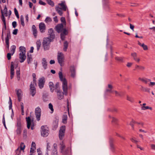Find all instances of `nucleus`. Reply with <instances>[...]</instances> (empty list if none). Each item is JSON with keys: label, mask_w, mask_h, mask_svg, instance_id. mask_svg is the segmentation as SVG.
Instances as JSON below:
<instances>
[{"label": "nucleus", "mask_w": 155, "mask_h": 155, "mask_svg": "<svg viewBox=\"0 0 155 155\" xmlns=\"http://www.w3.org/2000/svg\"><path fill=\"white\" fill-rule=\"evenodd\" d=\"M58 74L60 79L62 82V89L63 91V92H62L61 90H59L57 91V98L59 100H61L63 98V94L65 95L68 94V84L66 79L63 78L62 72H59Z\"/></svg>", "instance_id": "nucleus-1"}, {"label": "nucleus", "mask_w": 155, "mask_h": 155, "mask_svg": "<svg viewBox=\"0 0 155 155\" xmlns=\"http://www.w3.org/2000/svg\"><path fill=\"white\" fill-rule=\"evenodd\" d=\"M53 41V39H44L42 44L45 50H47L49 49L50 43Z\"/></svg>", "instance_id": "nucleus-2"}, {"label": "nucleus", "mask_w": 155, "mask_h": 155, "mask_svg": "<svg viewBox=\"0 0 155 155\" xmlns=\"http://www.w3.org/2000/svg\"><path fill=\"white\" fill-rule=\"evenodd\" d=\"M57 59L58 63L60 66H62L63 65V63L64 60V56L63 54L61 52L58 53Z\"/></svg>", "instance_id": "nucleus-3"}, {"label": "nucleus", "mask_w": 155, "mask_h": 155, "mask_svg": "<svg viewBox=\"0 0 155 155\" xmlns=\"http://www.w3.org/2000/svg\"><path fill=\"white\" fill-rule=\"evenodd\" d=\"M41 135L42 136L46 137L49 134L48 128L46 126H43L41 127Z\"/></svg>", "instance_id": "nucleus-4"}, {"label": "nucleus", "mask_w": 155, "mask_h": 155, "mask_svg": "<svg viewBox=\"0 0 155 155\" xmlns=\"http://www.w3.org/2000/svg\"><path fill=\"white\" fill-rule=\"evenodd\" d=\"M49 85L50 88V91L51 92H53L54 90L58 89L59 87V85L58 83H57L54 85L52 82H50L49 83Z\"/></svg>", "instance_id": "nucleus-5"}, {"label": "nucleus", "mask_w": 155, "mask_h": 155, "mask_svg": "<svg viewBox=\"0 0 155 155\" xmlns=\"http://www.w3.org/2000/svg\"><path fill=\"white\" fill-rule=\"evenodd\" d=\"M35 114L37 120L39 121L40 119L41 116V109L39 107H38L35 108Z\"/></svg>", "instance_id": "nucleus-6"}, {"label": "nucleus", "mask_w": 155, "mask_h": 155, "mask_svg": "<svg viewBox=\"0 0 155 155\" xmlns=\"http://www.w3.org/2000/svg\"><path fill=\"white\" fill-rule=\"evenodd\" d=\"M37 85V84H35L33 83H31L30 86V94L32 96L34 97L36 93V89L35 88V86Z\"/></svg>", "instance_id": "nucleus-7"}, {"label": "nucleus", "mask_w": 155, "mask_h": 155, "mask_svg": "<svg viewBox=\"0 0 155 155\" xmlns=\"http://www.w3.org/2000/svg\"><path fill=\"white\" fill-rule=\"evenodd\" d=\"M1 12L2 13V16H1V19L2 21V22L4 24V26L3 27V28L2 29V36L3 35L4 31H5L6 30V23L5 20V17L3 13V11L2 10H1Z\"/></svg>", "instance_id": "nucleus-8"}, {"label": "nucleus", "mask_w": 155, "mask_h": 155, "mask_svg": "<svg viewBox=\"0 0 155 155\" xmlns=\"http://www.w3.org/2000/svg\"><path fill=\"white\" fill-rule=\"evenodd\" d=\"M65 127L62 126L59 131V138L61 140L63 139V137L64 135V133L65 131Z\"/></svg>", "instance_id": "nucleus-9"}, {"label": "nucleus", "mask_w": 155, "mask_h": 155, "mask_svg": "<svg viewBox=\"0 0 155 155\" xmlns=\"http://www.w3.org/2000/svg\"><path fill=\"white\" fill-rule=\"evenodd\" d=\"M70 70L71 77L73 78H75L76 75V72L74 66V65L71 66L70 67Z\"/></svg>", "instance_id": "nucleus-10"}, {"label": "nucleus", "mask_w": 155, "mask_h": 155, "mask_svg": "<svg viewBox=\"0 0 155 155\" xmlns=\"http://www.w3.org/2000/svg\"><path fill=\"white\" fill-rule=\"evenodd\" d=\"M55 29L57 31L58 33H60L64 29L63 28V24H60L57 25L55 26Z\"/></svg>", "instance_id": "nucleus-11"}, {"label": "nucleus", "mask_w": 155, "mask_h": 155, "mask_svg": "<svg viewBox=\"0 0 155 155\" xmlns=\"http://www.w3.org/2000/svg\"><path fill=\"white\" fill-rule=\"evenodd\" d=\"M40 31L41 33L45 32L46 30V26L43 22L40 23L39 25Z\"/></svg>", "instance_id": "nucleus-12"}, {"label": "nucleus", "mask_w": 155, "mask_h": 155, "mask_svg": "<svg viewBox=\"0 0 155 155\" xmlns=\"http://www.w3.org/2000/svg\"><path fill=\"white\" fill-rule=\"evenodd\" d=\"M38 84L39 87L40 89H42L44 87L45 82V78L43 77L39 78L38 81Z\"/></svg>", "instance_id": "nucleus-13"}, {"label": "nucleus", "mask_w": 155, "mask_h": 155, "mask_svg": "<svg viewBox=\"0 0 155 155\" xmlns=\"http://www.w3.org/2000/svg\"><path fill=\"white\" fill-rule=\"evenodd\" d=\"M57 146L56 143H54L53 146V149L51 155H58Z\"/></svg>", "instance_id": "nucleus-14"}, {"label": "nucleus", "mask_w": 155, "mask_h": 155, "mask_svg": "<svg viewBox=\"0 0 155 155\" xmlns=\"http://www.w3.org/2000/svg\"><path fill=\"white\" fill-rule=\"evenodd\" d=\"M19 58L20 59V62L21 63L23 62L26 59V56L25 53H23L22 52L20 53L19 54Z\"/></svg>", "instance_id": "nucleus-15"}, {"label": "nucleus", "mask_w": 155, "mask_h": 155, "mask_svg": "<svg viewBox=\"0 0 155 155\" xmlns=\"http://www.w3.org/2000/svg\"><path fill=\"white\" fill-rule=\"evenodd\" d=\"M16 94L18 97V101H21L22 95V91L21 89L16 90Z\"/></svg>", "instance_id": "nucleus-16"}, {"label": "nucleus", "mask_w": 155, "mask_h": 155, "mask_svg": "<svg viewBox=\"0 0 155 155\" xmlns=\"http://www.w3.org/2000/svg\"><path fill=\"white\" fill-rule=\"evenodd\" d=\"M61 33V39H64L65 36L68 35V32L66 29L64 28Z\"/></svg>", "instance_id": "nucleus-17"}, {"label": "nucleus", "mask_w": 155, "mask_h": 155, "mask_svg": "<svg viewBox=\"0 0 155 155\" xmlns=\"http://www.w3.org/2000/svg\"><path fill=\"white\" fill-rule=\"evenodd\" d=\"M131 56L133 57V59L137 62H139L140 61V58L137 57V54L135 52L132 53H131Z\"/></svg>", "instance_id": "nucleus-18"}, {"label": "nucleus", "mask_w": 155, "mask_h": 155, "mask_svg": "<svg viewBox=\"0 0 155 155\" xmlns=\"http://www.w3.org/2000/svg\"><path fill=\"white\" fill-rule=\"evenodd\" d=\"M26 119L27 122V127L28 129H29L31 125V122H33V120H31L29 117H26Z\"/></svg>", "instance_id": "nucleus-19"}, {"label": "nucleus", "mask_w": 155, "mask_h": 155, "mask_svg": "<svg viewBox=\"0 0 155 155\" xmlns=\"http://www.w3.org/2000/svg\"><path fill=\"white\" fill-rule=\"evenodd\" d=\"M48 33H49L50 37L51 39H54L55 35L54 32L52 28H50L48 30Z\"/></svg>", "instance_id": "nucleus-20"}, {"label": "nucleus", "mask_w": 155, "mask_h": 155, "mask_svg": "<svg viewBox=\"0 0 155 155\" xmlns=\"http://www.w3.org/2000/svg\"><path fill=\"white\" fill-rule=\"evenodd\" d=\"M113 88V87L112 85L110 84H108V87L106 88L105 91V92L106 93H112L113 92V91L112 90Z\"/></svg>", "instance_id": "nucleus-21"}, {"label": "nucleus", "mask_w": 155, "mask_h": 155, "mask_svg": "<svg viewBox=\"0 0 155 155\" xmlns=\"http://www.w3.org/2000/svg\"><path fill=\"white\" fill-rule=\"evenodd\" d=\"M42 64L44 69H46L47 68V63L45 58H43L42 59Z\"/></svg>", "instance_id": "nucleus-22"}, {"label": "nucleus", "mask_w": 155, "mask_h": 155, "mask_svg": "<svg viewBox=\"0 0 155 155\" xmlns=\"http://www.w3.org/2000/svg\"><path fill=\"white\" fill-rule=\"evenodd\" d=\"M68 46V42L67 41L64 40L63 42V50L64 51H66Z\"/></svg>", "instance_id": "nucleus-23"}, {"label": "nucleus", "mask_w": 155, "mask_h": 155, "mask_svg": "<svg viewBox=\"0 0 155 155\" xmlns=\"http://www.w3.org/2000/svg\"><path fill=\"white\" fill-rule=\"evenodd\" d=\"M32 29L33 31V33L35 38H36L37 36V31L36 29V27L35 25H33L32 26Z\"/></svg>", "instance_id": "nucleus-24"}, {"label": "nucleus", "mask_w": 155, "mask_h": 155, "mask_svg": "<svg viewBox=\"0 0 155 155\" xmlns=\"http://www.w3.org/2000/svg\"><path fill=\"white\" fill-rule=\"evenodd\" d=\"M65 3L64 2H62L61 3L58 4V5H60L62 7L61 8V9L64 11H66L67 8V7L65 5Z\"/></svg>", "instance_id": "nucleus-25"}, {"label": "nucleus", "mask_w": 155, "mask_h": 155, "mask_svg": "<svg viewBox=\"0 0 155 155\" xmlns=\"http://www.w3.org/2000/svg\"><path fill=\"white\" fill-rule=\"evenodd\" d=\"M55 9L59 15L60 16H62L63 14L62 9L61 8L59 7L58 6H56Z\"/></svg>", "instance_id": "nucleus-26"}, {"label": "nucleus", "mask_w": 155, "mask_h": 155, "mask_svg": "<svg viewBox=\"0 0 155 155\" xmlns=\"http://www.w3.org/2000/svg\"><path fill=\"white\" fill-rule=\"evenodd\" d=\"M10 74L11 75H14V66L13 65V62H11V69H10Z\"/></svg>", "instance_id": "nucleus-27"}, {"label": "nucleus", "mask_w": 155, "mask_h": 155, "mask_svg": "<svg viewBox=\"0 0 155 155\" xmlns=\"http://www.w3.org/2000/svg\"><path fill=\"white\" fill-rule=\"evenodd\" d=\"M27 56V62L28 64H29L32 60L31 55V54H29L28 53Z\"/></svg>", "instance_id": "nucleus-28"}, {"label": "nucleus", "mask_w": 155, "mask_h": 155, "mask_svg": "<svg viewBox=\"0 0 155 155\" xmlns=\"http://www.w3.org/2000/svg\"><path fill=\"white\" fill-rule=\"evenodd\" d=\"M67 120V114H64L62 117V122L64 124H65Z\"/></svg>", "instance_id": "nucleus-29"}, {"label": "nucleus", "mask_w": 155, "mask_h": 155, "mask_svg": "<svg viewBox=\"0 0 155 155\" xmlns=\"http://www.w3.org/2000/svg\"><path fill=\"white\" fill-rule=\"evenodd\" d=\"M113 139L112 138H111L110 140V149L112 150V151H113L114 149V147L113 145Z\"/></svg>", "instance_id": "nucleus-30"}, {"label": "nucleus", "mask_w": 155, "mask_h": 155, "mask_svg": "<svg viewBox=\"0 0 155 155\" xmlns=\"http://www.w3.org/2000/svg\"><path fill=\"white\" fill-rule=\"evenodd\" d=\"M32 76L33 78V81L31 82V83H33L35 84H37L36 81V74L35 73H33L32 74Z\"/></svg>", "instance_id": "nucleus-31"}, {"label": "nucleus", "mask_w": 155, "mask_h": 155, "mask_svg": "<svg viewBox=\"0 0 155 155\" xmlns=\"http://www.w3.org/2000/svg\"><path fill=\"white\" fill-rule=\"evenodd\" d=\"M16 49V46L15 45H13L11 47V53L13 55L15 52V51Z\"/></svg>", "instance_id": "nucleus-32"}, {"label": "nucleus", "mask_w": 155, "mask_h": 155, "mask_svg": "<svg viewBox=\"0 0 155 155\" xmlns=\"http://www.w3.org/2000/svg\"><path fill=\"white\" fill-rule=\"evenodd\" d=\"M21 128L17 127V130H16V134L18 135H20L21 133Z\"/></svg>", "instance_id": "nucleus-33"}, {"label": "nucleus", "mask_w": 155, "mask_h": 155, "mask_svg": "<svg viewBox=\"0 0 155 155\" xmlns=\"http://www.w3.org/2000/svg\"><path fill=\"white\" fill-rule=\"evenodd\" d=\"M19 50L20 51V53H21L22 52L23 53H26L25 48L23 46H20L19 47Z\"/></svg>", "instance_id": "nucleus-34"}, {"label": "nucleus", "mask_w": 155, "mask_h": 155, "mask_svg": "<svg viewBox=\"0 0 155 155\" xmlns=\"http://www.w3.org/2000/svg\"><path fill=\"white\" fill-rule=\"evenodd\" d=\"M16 74L17 75V78L18 81H19L20 79V71L18 69L16 70Z\"/></svg>", "instance_id": "nucleus-35"}, {"label": "nucleus", "mask_w": 155, "mask_h": 155, "mask_svg": "<svg viewBox=\"0 0 155 155\" xmlns=\"http://www.w3.org/2000/svg\"><path fill=\"white\" fill-rule=\"evenodd\" d=\"M141 89L142 91L148 92H150V89L149 88L147 87H144L142 86H141Z\"/></svg>", "instance_id": "nucleus-36"}, {"label": "nucleus", "mask_w": 155, "mask_h": 155, "mask_svg": "<svg viewBox=\"0 0 155 155\" xmlns=\"http://www.w3.org/2000/svg\"><path fill=\"white\" fill-rule=\"evenodd\" d=\"M20 21L21 22V24L23 26H24L25 23L24 22V18L23 15H21L20 17Z\"/></svg>", "instance_id": "nucleus-37"}, {"label": "nucleus", "mask_w": 155, "mask_h": 155, "mask_svg": "<svg viewBox=\"0 0 155 155\" xmlns=\"http://www.w3.org/2000/svg\"><path fill=\"white\" fill-rule=\"evenodd\" d=\"M46 1L47 3L52 7H53L54 6V3L51 0H46Z\"/></svg>", "instance_id": "nucleus-38"}, {"label": "nucleus", "mask_w": 155, "mask_h": 155, "mask_svg": "<svg viewBox=\"0 0 155 155\" xmlns=\"http://www.w3.org/2000/svg\"><path fill=\"white\" fill-rule=\"evenodd\" d=\"M25 145L24 144V143H21L20 144V150L19 149V150L20 151V152H21V150H24L25 148Z\"/></svg>", "instance_id": "nucleus-39"}, {"label": "nucleus", "mask_w": 155, "mask_h": 155, "mask_svg": "<svg viewBox=\"0 0 155 155\" xmlns=\"http://www.w3.org/2000/svg\"><path fill=\"white\" fill-rule=\"evenodd\" d=\"M37 44V49L38 51L40 48L41 46V42L40 41V40H39L36 43Z\"/></svg>", "instance_id": "nucleus-40"}, {"label": "nucleus", "mask_w": 155, "mask_h": 155, "mask_svg": "<svg viewBox=\"0 0 155 155\" xmlns=\"http://www.w3.org/2000/svg\"><path fill=\"white\" fill-rule=\"evenodd\" d=\"M109 118H111L112 119V120L111 121L112 123H114L115 124H116V122L117 120V119H116L113 117H112L110 115H109Z\"/></svg>", "instance_id": "nucleus-41"}, {"label": "nucleus", "mask_w": 155, "mask_h": 155, "mask_svg": "<svg viewBox=\"0 0 155 155\" xmlns=\"http://www.w3.org/2000/svg\"><path fill=\"white\" fill-rule=\"evenodd\" d=\"M7 8L6 6H5L4 9V12H3V13L5 14V16H8V13H7Z\"/></svg>", "instance_id": "nucleus-42"}, {"label": "nucleus", "mask_w": 155, "mask_h": 155, "mask_svg": "<svg viewBox=\"0 0 155 155\" xmlns=\"http://www.w3.org/2000/svg\"><path fill=\"white\" fill-rule=\"evenodd\" d=\"M150 81V79H148L145 78H143V79L142 81V82H144L145 84H147Z\"/></svg>", "instance_id": "nucleus-43"}, {"label": "nucleus", "mask_w": 155, "mask_h": 155, "mask_svg": "<svg viewBox=\"0 0 155 155\" xmlns=\"http://www.w3.org/2000/svg\"><path fill=\"white\" fill-rule=\"evenodd\" d=\"M8 104H9V109L10 110L12 109V101L11 99V97H9V101H8Z\"/></svg>", "instance_id": "nucleus-44"}, {"label": "nucleus", "mask_w": 155, "mask_h": 155, "mask_svg": "<svg viewBox=\"0 0 155 155\" xmlns=\"http://www.w3.org/2000/svg\"><path fill=\"white\" fill-rule=\"evenodd\" d=\"M51 19L49 17H47L45 20V21L47 23L50 22L52 21Z\"/></svg>", "instance_id": "nucleus-45"}, {"label": "nucleus", "mask_w": 155, "mask_h": 155, "mask_svg": "<svg viewBox=\"0 0 155 155\" xmlns=\"http://www.w3.org/2000/svg\"><path fill=\"white\" fill-rule=\"evenodd\" d=\"M14 10V12H15V15L16 16L17 18H19V15L18 13V11L17 9H16V8H15Z\"/></svg>", "instance_id": "nucleus-46"}, {"label": "nucleus", "mask_w": 155, "mask_h": 155, "mask_svg": "<svg viewBox=\"0 0 155 155\" xmlns=\"http://www.w3.org/2000/svg\"><path fill=\"white\" fill-rule=\"evenodd\" d=\"M127 99L130 101L132 102L134 101L133 98L127 95Z\"/></svg>", "instance_id": "nucleus-47"}, {"label": "nucleus", "mask_w": 155, "mask_h": 155, "mask_svg": "<svg viewBox=\"0 0 155 155\" xmlns=\"http://www.w3.org/2000/svg\"><path fill=\"white\" fill-rule=\"evenodd\" d=\"M17 127L21 128V124L20 120L18 119L17 122Z\"/></svg>", "instance_id": "nucleus-48"}, {"label": "nucleus", "mask_w": 155, "mask_h": 155, "mask_svg": "<svg viewBox=\"0 0 155 155\" xmlns=\"http://www.w3.org/2000/svg\"><path fill=\"white\" fill-rule=\"evenodd\" d=\"M115 93V95L116 96H121V92H119L116 91H113Z\"/></svg>", "instance_id": "nucleus-49"}, {"label": "nucleus", "mask_w": 155, "mask_h": 155, "mask_svg": "<svg viewBox=\"0 0 155 155\" xmlns=\"http://www.w3.org/2000/svg\"><path fill=\"white\" fill-rule=\"evenodd\" d=\"M115 59L119 61L122 62L123 61V58L122 57H115Z\"/></svg>", "instance_id": "nucleus-50"}, {"label": "nucleus", "mask_w": 155, "mask_h": 155, "mask_svg": "<svg viewBox=\"0 0 155 155\" xmlns=\"http://www.w3.org/2000/svg\"><path fill=\"white\" fill-rule=\"evenodd\" d=\"M64 153L65 155H71L69 149H67Z\"/></svg>", "instance_id": "nucleus-51"}, {"label": "nucleus", "mask_w": 155, "mask_h": 155, "mask_svg": "<svg viewBox=\"0 0 155 155\" xmlns=\"http://www.w3.org/2000/svg\"><path fill=\"white\" fill-rule=\"evenodd\" d=\"M49 108L52 111L51 113H53L54 111V109L53 108V106L50 103L49 104Z\"/></svg>", "instance_id": "nucleus-52"}, {"label": "nucleus", "mask_w": 155, "mask_h": 155, "mask_svg": "<svg viewBox=\"0 0 155 155\" xmlns=\"http://www.w3.org/2000/svg\"><path fill=\"white\" fill-rule=\"evenodd\" d=\"M47 95L46 94H43V99L44 101H46L48 100L47 98Z\"/></svg>", "instance_id": "nucleus-53"}, {"label": "nucleus", "mask_w": 155, "mask_h": 155, "mask_svg": "<svg viewBox=\"0 0 155 155\" xmlns=\"http://www.w3.org/2000/svg\"><path fill=\"white\" fill-rule=\"evenodd\" d=\"M141 47L143 48V50H147L148 49L147 46L144 44V43L142 44Z\"/></svg>", "instance_id": "nucleus-54"}, {"label": "nucleus", "mask_w": 155, "mask_h": 155, "mask_svg": "<svg viewBox=\"0 0 155 155\" xmlns=\"http://www.w3.org/2000/svg\"><path fill=\"white\" fill-rule=\"evenodd\" d=\"M50 143H48L47 144V147L46 151H48V150H50Z\"/></svg>", "instance_id": "nucleus-55"}, {"label": "nucleus", "mask_w": 155, "mask_h": 155, "mask_svg": "<svg viewBox=\"0 0 155 155\" xmlns=\"http://www.w3.org/2000/svg\"><path fill=\"white\" fill-rule=\"evenodd\" d=\"M36 149L35 147H32L31 148L30 153H33L34 152L35 150Z\"/></svg>", "instance_id": "nucleus-56"}, {"label": "nucleus", "mask_w": 155, "mask_h": 155, "mask_svg": "<svg viewBox=\"0 0 155 155\" xmlns=\"http://www.w3.org/2000/svg\"><path fill=\"white\" fill-rule=\"evenodd\" d=\"M132 122L133 123H136L138 124H140L142 126H143V124L142 122H140L139 123L138 122H137L135 121L134 120H132Z\"/></svg>", "instance_id": "nucleus-57"}, {"label": "nucleus", "mask_w": 155, "mask_h": 155, "mask_svg": "<svg viewBox=\"0 0 155 155\" xmlns=\"http://www.w3.org/2000/svg\"><path fill=\"white\" fill-rule=\"evenodd\" d=\"M12 26L14 28H15L17 26V22L16 21H14L12 23Z\"/></svg>", "instance_id": "nucleus-58"}, {"label": "nucleus", "mask_w": 155, "mask_h": 155, "mask_svg": "<svg viewBox=\"0 0 155 155\" xmlns=\"http://www.w3.org/2000/svg\"><path fill=\"white\" fill-rule=\"evenodd\" d=\"M16 154L17 155H20V151L19 150V148H18L15 150Z\"/></svg>", "instance_id": "nucleus-59"}, {"label": "nucleus", "mask_w": 155, "mask_h": 155, "mask_svg": "<svg viewBox=\"0 0 155 155\" xmlns=\"http://www.w3.org/2000/svg\"><path fill=\"white\" fill-rule=\"evenodd\" d=\"M5 43L6 44V46L8 48H9V39H6Z\"/></svg>", "instance_id": "nucleus-60"}, {"label": "nucleus", "mask_w": 155, "mask_h": 155, "mask_svg": "<svg viewBox=\"0 0 155 155\" xmlns=\"http://www.w3.org/2000/svg\"><path fill=\"white\" fill-rule=\"evenodd\" d=\"M13 55L11 53H8L7 54V58L8 60H10L11 58V55Z\"/></svg>", "instance_id": "nucleus-61"}, {"label": "nucleus", "mask_w": 155, "mask_h": 155, "mask_svg": "<svg viewBox=\"0 0 155 155\" xmlns=\"http://www.w3.org/2000/svg\"><path fill=\"white\" fill-rule=\"evenodd\" d=\"M61 20L63 23L65 24L66 23V21L65 19L63 17H61Z\"/></svg>", "instance_id": "nucleus-62"}, {"label": "nucleus", "mask_w": 155, "mask_h": 155, "mask_svg": "<svg viewBox=\"0 0 155 155\" xmlns=\"http://www.w3.org/2000/svg\"><path fill=\"white\" fill-rule=\"evenodd\" d=\"M39 3L41 5H46V3L43 2L41 0H39Z\"/></svg>", "instance_id": "nucleus-63"}, {"label": "nucleus", "mask_w": 155, "mask_h": 155, "mask_svg": "<svg viewBox=\"0 0 155 155\" xmlns=\"http://www.w3.org/2000/svg\"><path fill=\"white\" fill-rule=\"evenodd\" d=\"M11 38L10 31H8L7 33V35L5 39H9Z\"/></svg>", "instance_id": "nucleus-64"}]
</instances>
